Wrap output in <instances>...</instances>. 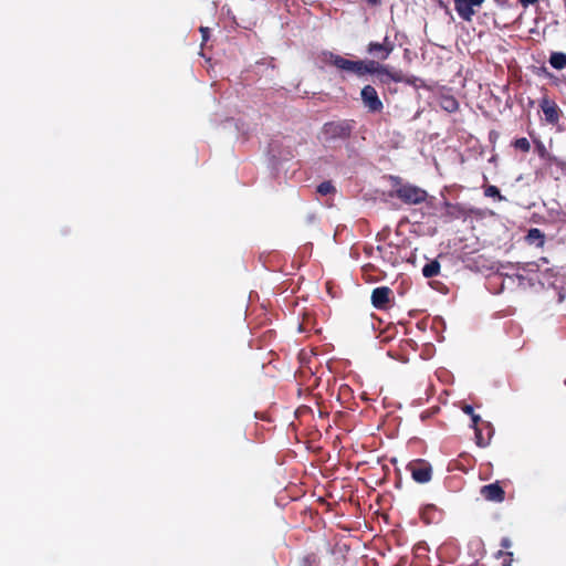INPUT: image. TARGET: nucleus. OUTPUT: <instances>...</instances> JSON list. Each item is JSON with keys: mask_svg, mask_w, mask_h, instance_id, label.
<instances>
[{"mask_svg": "<svg viewBox=\"0 0 566 566\" xmlns=\"http://www.w3.org/2000/svg\"><path fill=\"white\" fill-rule=\"evenodd\" d=\"M486 429H488V434L486 437L483 434V430L481 428H475L474 429V433H475V442L479 447H486L490 441H491V437H492V432H491V428H490V424L488 423L486 424Z\"/></svg>", "mask_w": 566, "mask_h": 566, "instance_id": "17", "label": "nucleus"}, {"mask_svg": "<svg viewBox=\"0 0 566 566\" xmlns=\"http://www.w3.org/2000/svg\"><path fill=\"white\" fill-rule=\"evenodd\" d=\"M360 98L363 105L369 113H380L384 109V104L378 96L376 88L371 85H365L360 91Z\"/></svg>", "mask_w": 566, "mask_h": 566, "instance_id": "5", "label": "nucleus"}, {"mask_svg": "<svg viewBox=\"0 0 566 566\" xmlns=\"http://www.w3.org/2000/svg\"><path fill=\"white\" fill-rule=\"evenodd\" d=\"M355 127V120L353 119H340L327 122L322 127V134L325 140H336V139H348L353 133Z\"/></svg>", "mask_w": 566, "mask_h": 566, "instance_id": "3", "label": "nucleus"}, {"mask_svg": "<svg viewBox=\"0 0 566 566\" xmlns=\"http://www.w3.org/2000/svg\"><path fill=\"white\" fill-rule=\"evenodd\" d=\"M528 271H534V269L538 270L539 263L538 262H530L527 263Z\"/></svg>", "mask_w": 566, "mask_h": 566, "instance_id": "31", "label": "nucleus"}, {"mask_svg": "<svg viewBox=\"0 0 566 566\" xmlns=\"http://www.w3.org/2000/svg\"><path fill=\"white\" fill-rule=\"evenodd\" d=\"M453 2L459 17L463 21L470 22L475 14L474 8H480L484 0H453Z\"/></svg>", "mask_w": 566, "mask_h": 566, "instance_id": "7", "label": "nucleus"}, {"mask_svg": "<svg viewBox=\"0 0 566 566\" xmlns=\"http://www.w3.org/2000/svg\"><path fill=\"white\" fill-rule=\"evenodd\" d=\"M392 190L390 197L399 199L405 205L416 206L424 202L429 195L423 188L410 182H403L400 177H391Z\"/></svg>", "mask_w": 566, "mask_h": 566, "instance_id": "2", "label": "nucleus"}, {"mask_svg": "<svg viewBox=\"0 0 566 566\" xmlns=\"http://www.w3.org/2000/svg\"><path fill=\"white\" fill-rule=\"evenodd\" d=\"M471 566H484V565H481L479 562H474Z\"/></svg>", "mask_w": 566, "mask_h": 566, "instance_id": "34", "label": "nucleus"}, {"mask_svg": "<svg viewBox=\"0 0 566 566\" xmlns=\"http://www.w3.org/2000/svg\"><path fill=\"white\" fill-rule=\"evenodd\" d=\"M316 191H317L321 196H327V195L335 193V192H336V188L334 187V185L332 184V181H323V182H321V184L317 186Z\"/></svg>", "mask_w": 566, "mask_h": 566, "instance_id": "21", "label": "nucleus"}, {"mask_svg": "<svg viewBox=\"0 0 566 566\" xmlns=\"http://www.w3.org/2000/svg\"><path fill=\"white\" fill-rule=\"evenodd\" d=\"M407 471L417 483H428L432 478V467L423 459H417L409 462Z\"/></svg>", "mask_w": 566, "mask_h": 566, "instance_id": "4", "label": "nucleus"}, {"mask_svg": "<svg viewBox=\"0 0 566 566\" xmlns=\"http://www.w3.org/2000/svg\"><path fill=\"white\" fill-rule=\"evenodd\" d=\"M321 559L316 553H307L300 559V566H319Z\"/></svg>", "mask_w": 566, "mask_h": 566, "instance_id": "20", "label": "nucleus"}, {"mask_svg": "<svg viewBox=\"0 0 566 566\" xmlns=\"http://www.w3.org/2000/svg\"><path fill=\"white\" fill-rule=\"evenodd\" d=\"M374 74H377L380 83L382 84H388L390 81L395 83H410V81L407 80L400 71L391 72L387 65L380 64L378 61H376Z\"/></svg>", "mask_w": 566, "mask_h": 566, "instance_id": "9", "label": "nucleus"}, {"mask_svg": "<svg viewBox=\"0 0 566 566\" xmlns=\"http://www.w3.org/2000/svg\"><path fill=\"white\" fill-rule=\"evenodd\" d=\"M366 51L368 54L373 55L374 57H377L380 61H385L388 59L386 54V49L379 42H369Z\"/></svg>", "mask_w": 566, "mask_h": 566, "instance_id": "14", "label": "nucleus"}, {"mask_svg": "<svg viewBox=\"0 0 566 566\" xmlns=\"http://www.w3.org/2000/svg\"><path fill=\"white\" fill-rule=\"evenodd\" d=\"M439 273H440V263L437 260H432V261L428 262L422 268V275L427 279L437 276Z\"/></svg>", "mask_w": 566, "mask_h": 566, "instance_id": "18", "label": "nucleus"}, {"mask_svg": "<svg viewBox=\"0 0 566 566\" xmlns=\"http://www.w3.org/2000/svg\"><path fill=\"white\" fill-rule=\"evenodd\" d=\"M539 107L544 114L545 120L551 125H556L560 118V109L555 101L551 99L548 96H544L539 101Z\"/></svg>", "mask_w": 566, "mask_h": 566, "instance_id": "8", "label": "nucleus"}, {"mask_svg": "<svg viewBox=\"0 0 566 566\" xmlns=\"http://www.w3.org/2000/svg\"><path fill=\"white\" fill-rule=\"evenodd\" d=\"M538 0H520V3L523 6V7H528L531 4H535Z\"/></svg>", "mask_w": 566, "mask_h": 566, "instance_id": "30", "label": "nucleus"}, {"mask_svg": "<svg viewBox=\"0 0 566 566\" xmlns=\"http://www.w3.org/2000/svg\"><path fill=\"white\" fill-rule=\"evenodd\" d=\"M462 410L464 411V413H467V415H469V416H471V415H473V413H474V409H473V407H472V406H470V405H465V406L463 407V409H462Z\"/></svg>", "mask_w": 566, "mask_h": 566, "instance_id": "29", "label": "nucleus"}, {"mask_svg": "<svg viewBox=\"0 0 566 566\" xmlns=\"http://www.w3.org/2000/svg\"><path fill=\"white\" fill-rule=\"evenodd\" d=\"M542 156L546 158V163L548 168L553 169L554 167L557 170L556 179L559 178V176H566V161L557 158L556 156H552L549 154H546L545 149L542 151Z\"/></svg>", "mask_w": 566, "mask_h": 566, "instance_id": "12", "label": "nucleus"}, {"mask_svg": "<svg viewBox=\"0 0 566 566\" xmlns=\"http://www.w3.org/2000/svg\"><path fill=\"white\" fill-rule=\"evenodd\" d=\"M500 545L503 549H509L512 546V541L509 537H503Z\"/></svg>", "mask_w": 566, "mask_h": 566, "instance_id": "26", "label": "nucleus"}, {"mask_svg": "<svg viewBox=\"0 0 566 566\" xmlns=\"http://www.w3.org/2000/svg\"><path fill=\"white\" fill-rule=\"evenodd\" d=\"M513 146L523 153H528L531 149V144L526 137L516 138Z\"/></svg>", "mask_w": 566, "mask_h": 566, "instance_id": "23", "label": "nucleus"}, {"mask_svg": "<svg viewBox=\"0 0 566 566\" xmlns=\"http://www.w3.org/2000/svg\"><path fill=\"white\" fill-rule=\"evenodd\" d=\"M200 32L202 35V42H206L209 39V28L200 27Z\"/></svg>", "mask_w": 566, "mask_h": 566, "instance_id": "27", "label": "nucleus"}, {"mask_svg": "<svg viewBox=\"0 0 566 566\" xmlns=\"http://www.w3.org/2000/svg\"><path fill=\"white\" fill-rule=\"evenodd\" d=\"M392 291L388 286H379L371 292V304L378 310H385L390 302Z\"/></svg>", "mask_w": 566, "mask_h": 566, "instance_id": "11", "label": "nucleus"}, {"mask_svg": "<svg viewBox=\"0 0 566 566\" xmlns=\"http://www.w3.org/2000/svg\"><path fill=\"white\" fill-rule=\"evenodd\" d=\"M484 196L497 199L499 201L506 200V198L501 195L500 189L493 185H489L484 188Z\"/></svg>", "mask_w": 566, "mask_h": 566, "instance_id": "22", "label": "nucleus"}, {"mask_svg": "<svg viewBox=\"0 0 566 566\" xmlns=\"http://www.w3.org/2000/svg\"><path fill=\"white\" fill-rule=\"evenodd\" d=\"M480 494L490 502L502 503L505 500V491L496 481L491 484L483 485L480 490Z\"/></svg>", "mask_w": 566, "mask_h": 566, "instance_id": "10", "label": "nucleus"}, {"mask_svg": "<svg viewBox=\"0 0 566 566\" xmlns=\"http://www.w3.org/2000/svg\"><path fill=\"white\" fill-rule=\"evenodd\" d=\"M370 4L377 6L380 3V0H367Z\"/></svg>", "mask_w": 566, "mask_h": 566, "instance_id": "32", "label": "nucleus"}, {"mask_svg": "<svg viewBox=\"0 0 566 566\" xmlns=\"http://www.w3.org/2000/svg\"><path fill=\"white\" fill-rule=\"evenodd\" d=\"M438 103L439 106L448 113H455L459 109L458 99L450 94H441L439 96Z\"/></svg>", "mask_w": 566, "mask_h": 566, "instance_id": "13", "label": "nucleus"}, {"mask_svg": "<svg viewBox=\"0 0 566 566\" xmlns=\"http://www.w3.org/2000/svg\"><path fill=\"white\" fill-rule=\"evenodd\" d=\"M525 240L530 244H536L537 247H543L544 242H545V235L539 229L532 228L528 230V232L525 237Z\"/></svg>", "mask_w": 566, "mask_h": 566, "instance_id": "15", "label": "nucleus"}, {"mask_svg": "<svg viewBox=\"0 0 566 566\" xmlns=\"http://www.w3.org/2000/svg\"><path fill=\"white\" fill-rule=\"evenodd\" d=\"M468 216L469 210L461 203H451L449 201H444L442 203V212L440 218H442L444 222L465 219Z\"/></svg>", "mask_w": 566, "mask_h": 566, "instance_id": "6", "label": "nucleus"}, {"mask_svg": "<svg viewBox=\"0 0 566 566\" xmlns=\"http://www.w3.org/2000/svg\"><path fill=\"white\" fill-rule=\"evenodd\" d=\"M317 59L324 65L334 66L339 71L355 74L358 77L375 73V60H348L332 51H322Z\"/></svg>", "mask_w": 566, "mask_h": 566, "instance_id": "1", "label": "nucleus"}, {"mask_svg": "<svg viewBox=\"0 0 566 566\" xmlns=\"http://www.w3.org/2000/svg\"><path fill=\"white\" fill-rule=\"evenodd\" d=\"M436 512L437 507L433 504L426 505L421 510L420 517L426 524H430L434 520Z\"/></svg>", "mask_w": 566, "mask_h": 566, "instance_id": "19", "label": "nucleus"}, {"mask_svg": "<svg viewBox=\"0 0 566 566\" xmlns=\"http://www.w3.org/2000/svg\"><path fill=\"white\" fill-rule=\"evenodd\" d=\"M496 558H503L502 566H511L513 563V553L512 552H505L503 549H500L495 554Z\"/></svg>", "mask_w": 566, "mask_h": 566, "instance_id": "24", "label": "nucleus"}, {"mask_svg": "<svg viewBox=\"0 0 566 566\" xmlns=\"http://www.w3.org/2000/svg\"><path fill=\"white\" fill-rule=\"evenodd\" d=\"M538 262H544V263H546V262H547V259H546V258H541V259L538 260Z\"/></svg>", "mask_w": 566, "mask_h": 566, "instance_id": "33", "label": "nucleus"}, {"mask_svg": "<svg viewBox=\"0 0 566 566\" xmlns=\"http://www.w3.org/2000/svg\"><path fill=\"white\" fill-rule=\"evenodd\" d=\"M471 419H472L474 429L479 428V423L482 422L481 417L479 415L473 413V415H471Z\"/></svg>", "mask_w": 566, "mask_h": 566, "instance_id": "28", "label": "nucleus"}, {"mask_svg": "<svg viewBox=\"0 0 566 566\" xmlns=\"http://www.w3.org/2000/svg\"><path fill=\"white\" fill-rule=\"evenodd\" d=\"M549 64L556 70L566 67V54L564 52H553L549 56Z\"/></svg>", "mask_w": 566, "mask_h": 566, "instance_id": "16", "label": "nucleus"}, {"mask_svg": "<svg viewBox=\"0 0 566 566\" xmlns=\"http://www.w3.org/2000/svg\"><path fill=\"white\" fill-rule=\"evenodd\" d=\"M381 44L386 49V54L389 57L390 54L392 53V51L395 50V43L392 41H390L388 36H385Z\"/></svg>", "mask_w": 566, "mask_h": 566, "instance_id": "25", "label": "nucleus"}]
</instances>
